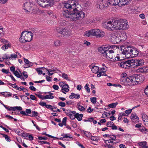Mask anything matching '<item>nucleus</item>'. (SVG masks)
Returning a JSON list of instances; mask_svg holds the SVG:
<instances>
[{
  "label": "nucleus",
  "instance_id": "1",
  "mask_svg": "<svg viewBox=\"0 0 148 148\" xmlns=\"http://www.w3.org/2000/svg\"><path fill=\"white\" fill-rule=\"evenodd\" d=\"M64 7L69 10H73L69 12L68 10H64L62 12L63 16L70 21L75 22L80 20L82 18L80 12L82 7L80 4L75 1L69 0L64 3Z\"/></svg>",
  "mask_w": 148,
  "mask_h": 148
},
{
  "label": "nucleus",
  "instance_id": "2",
  "mask_svg": "<svg viewBox=\"0 0 148 148\" xmlns=\"http://www.w3.org/2000/svg\"><path fill=\"white\" fill-rule=\"evenodd\" d=\"M103 26L110 31L126 30L129 28L128 21L125 19L108 21L103 24Z\"/></svg>",
  "mask_w": 148,
  "mask_h": 148
},
{
  "label": "nucleus",
  "instance_id": "3",
  "mask_svg": "<svg viewBox=\"0 0 148 148\" xmlns=\"http://www.w3.org/2000/svg\"><path fill=\"white\" fill-rule=\"evenodd\" d=\"M130 0H97L96 4V7L100 9L107 7L109 5L119 7L127 5Z\"/></svg>",
  "mask_w": 148,
  "mask_h": 148
},
{
  "label": "nucleus",
  "instance_id": "4",
  "mask_svg": "<svg viewBox=\"0 0 148 148\" xmlns=\"http://www.w3.org/2000/svg\"><path fill=\"white\" fill-rule=\"evenodd\" d=\"M127 77L129 79V86L138 84L139 82H142L144 80V77L140 75L134 74Z\"/></svg>",
  "mask_w": 148,
  "mask_h": 148
},
{
  "label": "nucleus",
  "instance_id": "5",
  "mask_svg": "<svg viewBox=\"0 0 148 148\" xmlns=\"http://www.w3.org/2000/svg\"><path fill=\"white\" fill-rule=\"evenodd\" d=\"M33 36V34L31 32L23 31L19 38V41L21 43L30 42L32 40Z\"/></svg>",
  "mask_w": 148,
  "mask_h": 148
},
{
  "label": "nucleus",
  "instance_id": "6",
  "mask_svg": "<svg viewBox=\"0 0 148 148\" xmlns=\"http://www.w3.org/2000/svg\"><path fill=\"white\" fill-rule=\"evenodd\" d=\"M120 49L119 46L113 45H103L99 47L98 49V51L102 54L103 55L105 53H107L110 49L115 50L117 49Z\"/></svg>",
  "mask_w": 148,
  "mask_h": 148
},
{
  "label": "nucleus",
  "instance_id": "7",
  "mask_svg": "<svg viewBox=\"0 0 148 148\" xmlns=\"http://www.w3.org/2000/svg\"><path fill=\"white\" fill-rule=\"evenodd\" d=\"M34 6V3L27 0L23 4V9L26 13H29L33 12Z\"/></svg>",
  "mask_w": 148,
  "mask_h": 148
},
{
  "label": "nucleus",
  "instance_id": "8",
  "mask_svg": "<svg viewBox=\"0 0 148 148\" xmlns=\"http://www.w3.org/2000/svg\"><path fill=\"white\" fill-rule=\"evenodd\" d=\"M37 2L40 7L43 8L51 6L53 5V2L51 0H37Z\"/></svg>",
  "mask_w": 148,
  "mask_h": 148
},
{
  "label": "nucleus",
  "instance_id": "9",
  "mask_svg": "<svg viewBox=\"0 0 148 148\" xmlns=\"http://www.w3.org/2000/svg\"><path fill=\"white\" fill-rule=\"evenodd\" d=\"M113 50H114L112 49H110L109 51H108L107 53H105V54H104L103 56H105L106 58L109 60L111 59H112L111 60L113 61L119 60L120 59L119 56L114 57L115 60H114V59H113V56L112 54L114 52Z\"/></svg>",
  "mask_w": 148,
  "mask_h": 148
},
{
  "label": "nucleus",
  "instance_id": "10",
  "mask_svg": "<svg viewBox=\"0 0 148 148\" xmlns=\"http://www.w3.org/2000/svg\"><path fill=\"white\" fill-rule=\"evenodd\" d=\"M105 35V33L98 29H92V36H95L97 38H102Z\"/></svg>",
  "mask_w": 148,
  "mask_h": 148
},
{
  "label": "nucleus",
  "instance_id": "11",
  "mask_svg": "<svg viewBox=\"0 0 148 148\" xmlns=\"http://www.w3.org/2000/svg\"><path fill=\"white\" fill-rule=\"evenodd\" d=\"M120 49L121 51L122 54L125 55V57L127 58V56H129L131 47H125L124 46H121Z\"/></svg>",
  "mask_w": 148,
  "mask_h": 148
},
{
  "label": "nucleus",
  "instance_id": "12",
  "mask_svg": "<svg viewBox=\"0 0 148 148\" xmlns=\"http://www.w3.org/2000/svg\"><path fill=\"white\" fill-rule=\"evenodd\" d=\"M118 65L121 68L128 69L130 67L132 66L131 60H128L126 62L120 61L118 62Z\"/></svg>",
  "mask_w": 148,
  "mask_h": 148
},
{
  "label": "nucleus",
  "instance_id": "13",
  "mask_svg": "<svg viewBox=\"0 0 148 148\" xmlns=\"http://www.w3.org/2000/svg\"><path fill=\"white\" fill-rule=\"evenodd\" d=\"M131 60L132 66L134 67L141 66L144 64V61L142 59H132Z\"/></svg>",
  "mask_w": 148,
  "mask_h": 148
},
{
  "label": "nucleus",
  "instance_id": "14",
  "mask_svg": "<svg viewBox=\"0 0 148 148\" xmlns=\"http://www.w3.org/2000/svg\"><path fill=\"white\" fill-rule=\"evenodd\" d=\"M109 138H110V139L104 140L105 143L108 142V143H111L113 145H114L120 141L119 140H116V136L114 135H110V136H109Z\"/></svg>",
  "mask_w": 148,
  "mask_h": 148
},
{
  "label": "nucleus",
  "instance_id": "15",
  "mask_svg": "<svg viewBox=\"0 0 148 148\" xmlns=\"http://www.w3.org/2000/svg\"><path fill=\"white\" fill-rule=\"evenodd\" d=\"M59 30H58V32L63 35L65 36H69L71 33L70 30L68 28H64L59 29Z\"/></svg>",
  "mask_w": 148,
  "mask_h": 148
},
{
  "label": "nucleus",
  "instance_id": "16",
  "mask_svg": "<svg viewBox=\"0 0 148 148\" xmlns=\"http://www.w3.org/2000/svg\"><path fill=\"white\" fill-rule=\"evenodd\" d=\"M60 86L62 88L61 91L64 94H66L69 90L68 85L63 82H60L59 83Z\"/></svg>",
  "mask_w": 148,
  "mask_h": 148
},
{
  "label": "nucleus",
  "instance_id": "17",
  "mask_svg": "<svg viewBox=\"0 0 148 148\" xmlns=\"http://www.w3.org/2000/svg\"><path fill=\"white\" fill-rule=\"evenodd\" d=\"M120 40L119 39L118 34H112L111 35L110 41L112 43L118 44L120 42Z\"/></svg>",
  "mask_w": 148,
  "mask_h": 148
},
{
  "label": "nucleus",
  "instance_id": "18",
  "mask_svg": "<svg viewBox=\"0 0 148 148\" xmlns=\"http://www.w3.org/2000/svg\"><path fill=\"white\" fill-rule=\"evenodd\" d=\"M130 53L129 56H127V58L134 57L138 56V51L136 48H132L131 47Z\"/></svg>",
  "mask_w": 148,
  "mask_h": 148
},
{
  "label": "nucleus",
  "instance_id": "19",
  "mask_svg": "<svg viewBox=\"0 0 148 148\" xmlns=\"http://www.w3.org/2000/svg\"><path fill=\"white\" fill-rule=\"evenodd\" d=\"M131 121L134 123H138L139 121L138 117L135 113H132L130 116Z\"/></svg>",
  "mask_w": 148,
  "mask_h": 148
},
{
  "label": "nucleus",
  "instance_id": "20",
  "mask_svg": "<svg viewBox=\"0 0 148 148\" xmlns=\"http://www.w3.org/2000/svg\"><path fill=\"white\" fill-rule=\"evenodd\" d=\"M137 73H145L148 72V67L144 66L136 70Z\"/></svg>",
  "mask_w": 148,
  "mask_h": 148
},
{
  "label": "nucleus",
  "instance_id": "21",
  "mask_svg": "<svg viewBox=\"0 0 148 148\" xmlns=\"http://www.w3.org/2000/svg\"><path fill=\"white\" fill-rule=\"evenodd\" d=\"M141 116L145 125L148 126V116L145 113L142 114Z\"/></svg>",
  "mask_w": 148,
  "mask_h": 148
},
{
  "label": "nucleus",
  "instance_id": "22",
  "mask_svg": "<svg viewBox=\"0 0 148 148\" xmlns=\"http://www.w3.org/2000/svg\"><path fill=\"white\" fill-rule=\"evenodd\" d=\"M129 80L127 77H126V78H121L120 79V82L122 85L125 86H129Z\"/></svg>",
  "mask_w": 148,
  "mask_h": 148
},
{
  "label": "nucleus",
  "instance_id": "23",
  "mask_svg": "<svg viewBox=\"0 0 148 148\" xmlns=\"http://www.w3.org/2000/svg\"><path fill=\"white\" fill-rule=\"evenodd\" d=\"M118 34V36L121 42H122L125 40L127 38V36L124 33H120Z\"/></svg>",
  "mask_w": 148,
  "mask_h": 148
},
{
  "label": "nucleus",
  "instance_id": "24",
  "mask_svg": "<svg viewBox=\"0 0 148 148\" xmlns=\"http://www.w3.org/2000/svg\"><path fill=\"white\" fill-rule=\"evenodd\" d=\"M23 59L25 63V64L24 65L25 68H28L33 65V63L30 62L28 59L25 58H24Z\"/></svg>",
  "mask_w": 148,
  "mask_h": 148
},
{
  "label": "nucleus",
  "instance_id": "25",
  "mask_svg": "<svg viewBox=\"0 0 148 148\" xmlns=\"http://www.w3.org/2000/svg\"><path fill=\"white\" fill-rule=\"evenodd\" d=\"M138 145L139 148H148L147 143L146 141H143L139 142L138 143Z\"/></svg>",
  "mask_w": 148,
  "mask_h": 148
},
{
  "label": "nucleus",
  "instance_id": "26",
  "mask_svg": "<svg viewBox=\"0 0 148 148\" xmlns=\"http://www.w3.org/2000/svg\"><path fill=\"white\" fill-rule=\"evenodd\" d=\"M91 66V71L93 73H98L99 71V68L98 66L93 64H92Z\"/></svg>",
  "mask_w": 148,
  "mask_h": 148
},
{
  "label": "nucleus",
  "instance_id": "27",
  "mask_svg": "<svg viewBox=\"0 0 148 148\" xmlns=\"http://www.w3.org/2000/svg\"><path fill=\"white\" fill-rule=\"evenodd\" d=\"M76 114L75 111H72L70 112L69 116L71 119L72 120L74 119L75 118V115Z\"/></svg>",
  "mask_w": 148,
  "mask_h": 148
},
{
  "label": "nucleus",
  "instance_id": "28",
  "mask_svg": "<svg viewBox=\"0 0 148 148\" xmlns=\"http://www.w3.org/2000/svg\"><path fill=\"white\" fill-rule=\"evenodd\" d=\"M80 95H79L75 94L73 93H72L71 95L69 96V98L71 99H73L74 98L78 99Z\"/></svg>",
  "mask_w": 148,
  "mask_h": 148
},
{
  "label": "nucleus",
  "instance_id": "29",
  "mask_svg": "<svg viewBox=\"0 0 148 148\" xmlns=\"http://www.w3.org/2000/svg\"><path fill=\"white\" fill-rule=\"evenodd\" d=\"M91 140L93 141H95V142H97L100 140V138L99 137L97 136H91L90 137Z\"/></svg>",
  "mask_w": 148,
  "mask_h": 148
},
{
  "label": "nucleus",
  "instance_id": "30",
  "mask_svg": "<svg viewBox=\"0 0 148 148\" xmlns=\"http://www.w3.org/2000/svg\"><path fill=\"white\" fill-rule=\"evenodd\" d=\"M90 36H92V29L85 32L84 34V36L87 37H89Z\"/></svg>",
  "mask_w": 148,
  "mask_h": 148
},
{
  "label": "nucleus",
  "instance_id": "31",
  "mask_svg": "<svg viewBox=\"0 0 148 148\" xmlns=\"http://www.w3.org/2000/svg\"><path fill=\"white\" fill-rule=\"evenodd\" d=\"M101 146L105 148H115L114 146L110 144H107V143L105 144H102Z\"/></svg>",
  "mask_w": 148,
  "mask_h": 148
},
{
  "label": "nucleus",
  "instance_id": "32",
  "mask_svg": "<svg viewBox=\"0 0 148 148\" xmlns=\"http://www.w3.org/2000/svg\"><path fill=\"white\" fill-rule=\"evenodd\" d=\"M83 116V115L82 114H79L78 113H77L75 115V118H77L78 120L79 121H80L82 120Z\"/></svg>",
  "mask_w": 148,
  "mask_h": 148
},
{
  "label": "nucleus",
  "instance_id": "33",
  "mask_svg": "<svg viewBox=\"0 0 148 148\" xmlns=\"http://www.w3.org/2000/svg\"><path fill=\"white\" fill-rule=\"evenodd\" d=\"M11 44L10 43L7 44H4V45H3L1 49L4 50H5L8 49V47L10 48L11 47Z\"/></svg>",
  "mask_w": 148,
  "mask_h": 148
},
{
  "label": "nucleus",
  "instance_id": "34",
  "mask_svg": "<svg viewBox=\"0 0 148 148\" xmlns=\"http://www.w3.org/2000/svg\"><path fill=\"white\" fill-rule=\"evenodd\" d=\"M53 95L52 93H50L49 95H47L43 97V98L45 99H53L54 98V96L52 95Z\"/></svg>",
  "mask_w": 148,
  "mask_h": 148
},
{
  "label": "nucleus",
  "instance_id": "35",
  "mask_svg": "<svg viewBox=\"0 0 148 148\" xmlns=\"http://www.w3.org/2000/svg\"><path fill=\"white\" fill-rule=\"evenodd\" d=\"M105 72L100 71L97 74V77H99L101 76H106V75L105 74Z\"/></svg>",
  "mask_w": 148,
  "mask_h": 148
},
{
  "label": "nucleus",
  "instance_id": "36",
  "mask_svg": "<svg viewBox=\"0 0 148 148\" xmlns=\"http://www.w3.org/2000/svg\"><path fill=\"white\" fill-rule=\"evenodd\" d=\"M48 70H49V71L50 72L54 71L56 73L61 72V71L60 70L58 69H57L56 68H53L51 69H48Z\"/></svg>",
  "mask_w": 148,
  "mask_h": 148
},
{
  "label": "nucleus",
  "instance_id": "37",
  "mask_svg": "<svg viewBox=\"0 0 148 148\" xmlns=\"http://www.w3.org/2000/svg\"><path fill=\"white\" fill-rule=\"evenodd\" d=\"M118 104L117 102H116L109 104L108 106L110 108H113L115 107Z\"/></svg>",
  "mask_w": 148,
  "mask_h": 148
},
{
  "label": "nucleus",
  "instance_id": "38",
  "mask_svg": "<svg viewBox=\"0 0 148 148\" xmlns=\"http://www.w3.org/2000/svg\"><path fill=\"white\" fill-rule=\"evenodd\" d=\"M3 135V137H4L6 140L8 142H10L11 141V140L10 138V137L7 135L1 134Z\"/></svg>",
  "mask_w": 148,
  "mask_h": 148
},
{
  "label": "nucleus",
  "instance_id": "39",
  "mask_svg": "<svg viewBox=\"0 0 148 148\" xmlns=\"http://www.w3.org/2000/svg\"><path fill=\"white\" fill-rule=\"evenodd\" d=\"M54 44L56 47L60 46L62 44V42L58 40H56L54 42Z\"/></svg>",
  "mask_w": 148,
  "mask_h": 148
},
{
  "label": "nucleus",
  "instance_id": "40",
  "mask_svg": "<svg viewBox=\"0 0 148 148\" xmlns=\"http://www.w3.org/2000/svg\"><path fill=\"white\" fill-rule=\"evenodd\" d=\"M132 109H130L126 110L125 111V114L126 116L128 115L132 112Z\"/></svg>",
  "mask_w": 148,
  "mask_h": 148
},
{
  "label": "nucleus",
  "instance_id": "41",
  "mask_svg": "<svg viewBox=\"0 0 148 148\" xmlns=\"http://www.w3.org/2000/svg\"><path fill=\"white\" fill-rule=\"evenodd\" d=\"M84 134L87 137H90L91 136V133L87 131H85V132H84Z\"/></svg>",
  "mask_w": 148,
  "mask_h": 148
},
{
  "label": "nucleus",
  "instance_id": "42",
  "mask_svg": "<svg viewBox=\"0 0 148 148\" xmlns=\"http://www.w3.org/2000/svg\"><path fill=\"white\" fill-rule=\"evenodd\" d=\"M62 77L64 79L66 80H69L68 75L64 73H62Z\"/></svg>",
  "mask_w": 148,
  "mask_h": 148
},
{
  "label": "nucleus",
  "instance_id": "43",
  "mask_svg": "<svg viewBox=\"0 0 148 148\" xmlns=\"http://www.w3.org/2000/svg\"><path fill=\"white\" fill-rule=\"evenodd\" d=\"M90 99L91 102L94 104L96 102L97 98L95 97H91L90 98Z\"/></svg>",
  "mask_w": 148,
  "mask_h": 148
},
{
  "label": "nucleus",
  "instance_id": "44",
  "mask_svg": "<svg viewBox=\"0 0 148 148\" xmlns=\"http://www.w3.org/2000/svg\"><path fill=\"white\" fill-rule=\"evenodd\" d=\"M10 57V60L13 58L16 59L17 58V55L14 53L12 54H11Z\"/></svg>",
  "mask_w": 148,
  "mask_h": 148
},
{
  "label": "nucleus",
  "instance_id": "45",
  "mask_svg": "<svg viewBox=\"0 0 148 148\" xmlns=\"http://www.w3.org/2000/svg\"><path fill=\"white\" fill-rule=\"evenodd\" d=\"M77 108L79 110L82 111L83 110V107L81 106L79 103L77 104Z\"/></svg>",
  "mask_w": 148,
  "mask_h": 148
},
{
  "label": "nucleus",
  "instance_id": "46",
  "mask_svg": "<svg viewBox=\"0 0 148 148\" xmlns=\"http://www.w3.org/2000/svg\"><path fill=\"white\" fill-rule=\"evenodd\" d=\"M114 125V123L111 121H109L107 123V126L109 127H112Z\"/></svg>",
  "mask_w": 148,
  "mask_h": 148
},
{
  "label": "nucleus",
  "instance_id": "47",
  "mask_svg": "<svg viewBox=\"0 0 148 148\" xmlns=\"http://www.w3.org/2000/svg\"><path fill=\"white\" fill-rule=\"evenodd\" d=\"M85 23L88 24L92 23V21L89 19H86L84 20Z\"/></svg>",
  "mask_w": 148,
  "mask_h": 148
},
{
  "label": "nucleus",
  "instance_id": "48",
  "mask_svg": "<svg viewBox=\"0 0 148 148\" xmlns=\"http://www.w3.org/2000/svg\"><path fill=\"white\" fill-rule=\"evenodd\" d=\"M59 106H61L62 107H64L66 106V104L64 102H59L58 103Z\"/></svg>",
  "mask_w": 148,
  "mask_h": 148
},
{
  "label": "nucleus",
  "instance_id": "49",
  "mask_svg": "<svg viewBox=\"0 0 148 148\" xmlns=\"http://www.w3.org/2000/svg\"><path fill=\"white\" fill-rule=\"evenodd\" d=\"M89 84H86L85 86H84V88L86 89V90L88 92H90V89L88 87Z\"/></svg>",
  "mask_w": 148,
  "mask_h": 148
},
{
  "label": "nucleus",
  "instance_id": "50",
  "mask_svg": "<svg viewBox=\"0 0 148 148\" xmlns=\"http://www.w3.org/2000/svg\"><path fill=\"white\" fill-rule=\"evenodd\" d=\"M36 70L37 71L39 75H41L42 73V70L40 69V68H37L36 69Z\"/></svg>",
  "mask_w": 148,
  "mask_h": 148
},
{
  "label": "nucleus",
  "instance_id": "51",
  "mask_svg": "<svg viewBox=\"0 0 148 148\" xmlns=\"http://www.w3.org/2000/svg\"><path fill=\"white\" fill-rule=\"evenodd\" d=\"M32 115L31 116V117L35 116H38V113L37 112L33 111L32 112Z\"/></svg>",
  "mask_w": 148,
  "mask_h": 148
},
{
  "label": "nucleus",
  "instance_id": "52",
  "mask_svg": "<svg viewBox=\"0 0 148 148\" xmlns=\"http://www.w3.org/2000/svg\"><path fill=\"white\" fill-rule=\"evenodd\" d=\"M63 136V138H72V137L70 136V135L69 134H65L64 135H62Z\"/></svg>",
  "mask_w": 148,
  "mask_h": 148
},
{
  "label": "nucleus",
  "instance_id": "53",
  "mask_svg": "<svg viewBox=\"0 0 148 148\" xmlns=\"http://www.w3.org/2000/svg\"><path fill=\"white\" fill-rule=\"evenodd\" d=\"M144 92L145 94L148 97V85L145 88L144 90Z\"/></svg>",
  "mask_w": 148,
  "mask_h": 148
},
{
  "label": "nucleus",
  "instance_id": "54",
  "mask_svg": "<svg viewBox=\"0 0 148 148\" xmlns=\"http://www.w3.org/2000/svg\"><path fill=\"white\" fill-rule=\"evenodd\" d=\"M1 71L6 74H8L9 73V69H3L1 70Z\"/></svg>",
  "mask_w": 148,
  "mask_h": 148
},
{
  "label": "nucleus",
  "instance_id": "55",
  "mask_svg": "<svg viewBox=\"0 0 148 148\" xmlns=\"http://www.w3.org/2000/svg\"><path fill=\"white\" fill-rule=\"evenodd\" d=\"M46 107L50 109L51 110H53V108H52V106L51 105H47L46 106Z\"/></svg>",
  "mask_w": 148,
  "mask_h": 148
},
{
  "label": "nucleus",
  "instance_id": "56",
  "mask_svg": "<svg viewBox=\"0 0 148 148\" xmlns=\"http://www.w3.org/2000/svg\"><path fill=\"white\" fill-rule=\"evenodd\" d=\"M3 28L2 27H0V38L2 37L3 35Z\"/></svg>",
  "mask_w": 148,
  "mask_h": 148
},
{
  "label": "nucleus",
  "instance_id": "57",
  "mask_svg": "<svg viewBox=\"0 0 148 148\" xmlns=\"http://www.w3.org/2000/svg\"><path fill=\"white\" fill-rule=\"evenodd\" d=\"M14 73L15 75L17 77H20L21 75H20L17 71H15Z\"/></svg>",
  "mask_w": 148,
  "mask_h": 148
},
{
  "label": "nucleus",
  "instance_id": "58",
  "mask_svg": "<svg viewBox=\"0 0 148 148\" xmlns=\"http://www.w3.org/2000/svg\"><path fill=\"white\" fill-rule=\"evenodd\" d=\"M1 41L4 44H7L10 43L8 40L4 39H1Z\"/></svg>",
  "mask_w": 148,
  "mask_h": 148
},
{
  "label": "nucleus",
  "instance_id": "59",
  "mask_svg": "<svg viewBox=\"0 0 148 148\" xmlns=\"http://www.w3.org/2000/svg\"><path fill=\"white\" fill-rule=\"evenodd\" d=\"M30 98L31 99L33 100H35L36 99V98L35 96L33 95H30Z\"/></svg>",
  "mask_w": 148,
  "mask_h": 148
},
{
  "label": "nucleus",
  "instance_id": "60",
  "mask_svg": "<svg viewBox=\"0 0 148 148\" xmlns=\"http://www.w3.org/2000/svg\"><path fill=\"white\" fill-rule=\"evenodd\" d=\"M107 67L106 66H105L101 68V71L105 72L106 71Z\"/></svg>",
  "mask_w": 148,
  "mask_h": 148
},
{
  "label": "nucleus",
  "instance_id": "61",
  "mask_svg": "<svg viewBox=\"0 0 148 148\" xmlns=\"http://www.w3.org/2000/svg\"><path fill=\"white\" fill-rule=\"evenodd\" d=\"M93 110V109H91L90 107H89V108L87 109L86 111L88 113H91L92 112Z\"/></svg>",
  "mask_w": 148,
  "mask_h": 148
},
{
  "label": "nucleus",
  "instance_id": "62",
  "mask_svg": "<svg viewBox=\"0 0 148 148\" xmlns=\"http://www.w3.org/2000/svg\"><path fill=\"white\" fill-rule=\"evenodd\" d=\"M90 43L89 42L87 41L86 40L84 41V44L86 45V46H89L90 45Z\"/></svg>",
  "mask_w": 148,
  "mask_h": 148
},
{
  "label": "nucleus",
  "instance_id": "63",
  "mask_svg": "<svg viewBox=\"0 0 148 148\" xmlns=\"http://www.w3.org/2000/svg\"><path fill=\"white\" fill-rule=\"evenodd\" d=\"M67 118L65 117H64L62 121V123L64 124V125H66V121Z\"/></svg>",
  "mask_w": 148,
  "mask_h": 148
},
{
  "label": "nucleus",
  "instance_id": "64",
  "mask_svg": "<svg viewBox=\"0 0 148 148\" xmlns=\"http://www.w3.org/2000/svg\"><path fill=\"white\" fill-rule=\"evenodd\" d=\"M23 76L25 77L26 79L28 77V75H27V72L23 71Z\"/></svg>",
  "mask_w": 148,
  "mask_h": 148
}]
</instances>
